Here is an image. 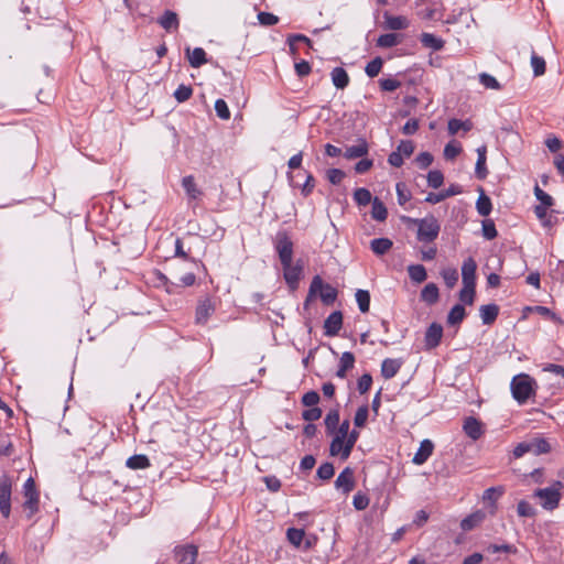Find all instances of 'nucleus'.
<instances>
[{"label":"nucleus","instance_id":"obj_1","mask_svg":"<svg viewBox=\"0 0 564 564\" xmlns=\"http://www.w3.org/2000/svg\"><path fill=\"white\" fill-rule=\"evenodd\" d=\"M404 221L409 227L416 228V239L423 243H432L441 231V224L433 215L424 218L405 217Z\"/></svg>","mask_w":564,"mask_h":564},{"label":"nucleus","instance_id":"obj_2","mask_svg":"<svg viewBox=\"0 0 564 564\" xmlns=\"http://www.w3.org/2000/svg\"><path fill=\"white\" fill-rule=\"evenodd\" d=\"M319 293L321 300L325 305L333 304L337 299V290L328 283H324L319 275H315L311 282L304 307L308 306L310 301Z\"/></svg>","mask_w":564,"mask_h":564},{"label":"nucleus","instance_id":"obj_3","mask_svg":"<svg viewBox=\"0 0 564 564\" xmlns=\"http://www.w3.org/2000/svg\"><path fill=\"white\" fill-rule=\"evenodd\" d=\"M563 487L564 485L560 480H556L551 487L536 489L533 496L540 500L542 508L552 511L560 505L562 497L561 490Z\"/></svg>","mask_w":564,"mask_h":564},{"label":"nucleus","instance_id":"obj_4","mask_svg":"<svg viewBox=\"0 0 564 564\" xmlns=\"http://www.w3.org/2000/svg\"><path fill=\"white\" fill-rule=\"evenodd\" d=\"M535 381L525 373L513 377L511 381L512 397L520 403H525L529 398L534 393L533 386Z\"/></svg>","mask_w":564,"mask_h":564},{"label":"nucleus","instance_id":"obj_5","mask_svg":"<svg viewBox=\"0 0 564 564\" xmlns=\"http://www.w3.org/2000/svg\"><path fill=\"white\" fill-rule=\"evenodd\" d=\"M349 427L350 422L348 420H344L333 434V440L329 446L330 456H340V458L344 459Z\"/></svg>","mask_w":564,"mask_h":564},{"label":"nucleus","instance_id":"obj_6","mask_svg":"<svg viewBox=\"0 0 564 564\" xmlns=\"http://www.w3.org/2000/svg\"><path fill=\"white\" fill-rule=\"evenodd\" d=\"M274 248L281 263L293 261V242L286 231H279L274 237Z\"/></svg>","mask_w":564,"mask_h":564},{"label":"nucleus","instance_id":"obj_7","mask_svg":"<svg viewBox=\"0 0 564 564\" xmlns=\"http://www.w3.org/2000/svg\"><path fill=\"white\" fill-rule=\"evenodd\" d=\"M23 494L25 497L24 508L30 510L29 517H32L39 508V492L35 487L33 478H29L23 486Z\"/></svg>","mask_w":564,"mask_h":564},{"label":"nucleus","instance_id":"obj_8","mask_svg":"<svg viewBox=\"0 0 564 564\" xmlns=\"http://www.w3.org/2000/svg\"><path fill=\"white\" fill-rule=\"evenodd\" d=\"M11 480L9 477L0 478V512L9 518L11 511Z\"/></svg>","mask_w":564,"mask_h":564},{"label":"nucleus","instance_id":"obj_9","mask_svg":"<svg viewBox=\"0 0 564 564\" xmlns=\"http://www.w3.org/2000/svg\"><path fill=\"white\" fill-rule=\"evenodd\" d=\"M197 555L198 549L193 544L175 547V560L178 564H195Z\"/></svg>","mask_w":564,"mask_h":564},{"label":"nucleus","instance_id":"obj_10","mask_svg":"<svg viewBox=\"0 0 564 564\" xmlns=\"http://www.w3.org/2000/svg\"><path fill=\"white\" fill-rule=\"evenodd\" d=\"M355 484L354 469L350 467L344 468L335 480V487L341 489L345 495L354 490Z\"/></svg>","mask_w":564,"mask_h":564},{"label":"nucleus","instance_id":"obj_11","mask_svg":"<svg viewBox=\"0 0 564 564\" xmlns=\"http://www.w3.org/2000/svg\"><path fill=\"white\" fill-rule=\"evenodd\" d=\"M343 326V314L335 311L324 322V334L326 336H336Z\"/></svg>","mask_w":564,"mask_h":564},{"label":"nucleus","instance_id":"obj_12","mask_svg":"<svg viewBox=\"0 0 564 564\" xmlns=\"http://www.w3.org/2000/svg\"><path fill=\"white\" fill-rule=\"evenodd\" d=\"M443 336V327L441 324L432 323L425 333V346L427 349L437 347Z\"/></svg>","mask_w":564,"mask_h":564},{"label":"nucleus","instance_id":"obj_13","mask_svg":"<svg viewBox=\"0 0 564 564\" xmlns=\"http://www.w3.org/2000/svg\"><path fill=\"white\" fill-rule=\"evenodd\" d=\"M283 268V275L291 289H295L302 274L301 265H293L292 262L281 263Z\"/></svg>","mask_w":564,"mask_h":564},{"label":"nucleus","instance_id":"obj_14","mask_svg":"<svg viewBox=\"0 0 564 564\" xmlns=\"http://www.w3.org/2000/svg\"><path fill=\"white\" fill-rule=\"evenodd\" d=\"M462 193L459 185L452 184L448 188L441 191L440 193H429L425 197V202L431 204H437L447 197H452Z\"/></svg>","mask_w":564,"mask_h":564},{"label":"nucleus","instance_id":"obj_15","mask_svg":"<svg viewBox=\"0 0 564 564\" xmlns=\"http://www.w3.org/2000/svg\"><path fill=\"white\" fill-rule=\"evenodd\" d=\"M166 32L176 31L180 26V20L176 12L165 10L156 21Z\"/></svg>","mask_w":564,"mask_h":564},{"label":"nucleus","instance_id":"obj_16","mask_svg":"<svg viewBox=\"0 0 564 564\" xmlns=\"http://www.w3.org/2000/svg\"><path fill=\"white\" fill-rule=\"evenodd\" d=\"M463 430L474 441H477L484 434L482 424L474 416H469L464 421Z\"/></svg>","mask_w":564,"mask_h":564},{"label":"nucleus","instance_id":"obj_17","mask_svg":"<svg viewBox=\"0 0 564 564\" xmlns=\"http://www.w3.org/2000/svg\"><path fill=\"white\" fill-rule=\"evenodd\" d=\"M369 147L365 139H359L358 142L354 145L347 147L344 156L347 160H355L358 158H364L368 154Z\"/></svg>","mask_w":564,"mask_h":564},{"label":"nucleus","instance_id":"obj_18","mask_svg":"<svg viewBox=\"0 0 564 564\" xmlns=\"http://www.w3.org/2000/svg\"><path fill=\"white\" fill-rule=\"evenodd\" d=\"M215 307L209 299H204L199 301L196 307V323L204 324L207 322L208 317L214 313Z\"/></svg>","mask_w":564,"mask_h":564},{"label":"nucleus","instance_id":"obj_19","mask_svg":"<svg viewBox=\"0 0 564 564\" xmlns=\"http://www.w3.org/2000/svg\"><path fill=\"white\" fill-rule=\"evenodd\" d=\"M476 269L477 264L473 258L464 261L462 267L463 284L476 285Z\"/></svg>","mask_w":564,"mask_h":564},{"label":"nucleus","instance_id":"obj_20","mask_svg":"<svg viewBox=\"0 0 564 564\" xmlns=\"http://www.w3.org/2000/svg\"><path fill=\"white\" fill-rule=\"evenodd\" d=\"M433 448L434 445L430 440L422 441L417 452L413 457V463L416 465L424 464L427 460V458L432 455Z\"/></svg>","mask_w":564,"mask_h":564},{"label":"nucleus","instance_id":"obj_21","mask_svg":"<svg viewBox=\"0 0 564 564\" xmlns=\"http://www.w3.org/2000/svg\"><path fill=\"white\" fill-rule=\"evenodd\" d=\"M402 366V360L387 358L381 365V375L384 379L393 378Z\"/></svg>","mask_w":564,"mask_h":564},{"label":"nucleus","instance_id":"obj_22","mask_svg":"<svg viewBox=\"0 0 564 564\" xmlns=\"http://www.w3.org/2000/svg\"><path fill=\"white\" fill-rule=\"evenodd\" d=\"M384 28L392 31L404 30L409 26V21L402 15H390L388 12L384 13Z\"/></svg>","mask_w":564,"mask_h":564},{"label":"nucleus","instance_id":"obj_23","mask_svg":"<svg viewBox=\"0 0 564 564\" xmlns=\"http://www.w3.org/2000/svg\"><path fill=\"white\" fill-rule=\"evenodd\" d=\"M486 145H481L477 149V162L475 167V174L478 180H485L487 177L488 171L486 167Z\"/></svg>","mask_w":564,"mask_h":564},{"label":"nucleus","instance_id":"obj_24","mask_svg":"<svg viewBox=\"0 0 564 564\" xmlns=\"http://www.w3.org/2000/svg\"><path fill=\"white\" fill-rule=\"evenodd\" d=\"M481 321L485 325H491L499 314V306L496 304L481 305L479 308Z\"/></svg>","mask_w":564,"mask_h":564},{"label":"nucleus","instance_id":"obj_25","mask_svg":"<svg viewBox=\"0 0 564 564\" xmlns=\"http://www.w3.org/2000/svg\"><path fill=\"white\" fill-rule=\"evenodd\" d=\"M333 85L337 89H345L349 84V76L343 67H335L330 73Z\"/></svg>","mask_w":564,"mask_h":564},{"label":"nucleus","instance_id":"obj_26","mask_svg":"<svg viewBox=\"0 0 564 564\" xmlns=\"http://www.w3.org/2000/svg\"><path fill=\"white\" fill-rule=\"evenodd\" d=\"M354 365H355V356L352 352H349V351H345L343 352L341 357H340V361H339V368L338 370L336 371V376L338 378H345L346 377V372L350 369L354 368Z\"/></svg>","mask_w":564,"mask_h":564},{"label":"nucleus","instance_id":"obj_27","mask_svg":"<svg viewBox=\"0 0 564 564\" xmlns=\"http://www.w3.org/2000/svg\"><path fill=\"white\" fill-rule=\"evenodd\" d=\"M393 243L389 238H376L370 241V249L377 256L386 254Z\"/></svg>","mask_w":564,"mask_h":564},{"label":"nucleus","instance_id":"obj_28","mask_svg":"<svg viewBox=\"0 0 564 564\" xmlns=\"http://www.w3.org/2000/svg\"><path fill=\"white\" fill-rule=\"evenodd\" d=\"M186 53H187L188 62L192 67H195V68L200 67L202 65H204L207 62L206 52L202 47H196L193 51L187 48Z\"/></svg>","mask_w":564,"mask_h":564},{"label":"nucleus","instance_id":"obj_29","mask_svg":"<svg viewBox=\"0 0 564 564\" xmlns=\"http://www.w3.org/2000/svg\"><path fill=\"white\" fill-rule=\"evenodd\" d=\"M403 36L397 33L382 34L377 40V45L383 48L393 47L402 42Z\"/></svg>","mask_w":564,"mask_h":564},{"label":"nucleus","instance_id":"obj_30","mask_svg":"<svg viewBox=\"0 0 564 564\" xmlns=\"http://www.w3.org/2000/svg\"><path fill=\"white\" fill-rule=\"evenodd\" d=\"M466 316L465 307L462 304H456L452 307L447 315V324L451 326L459 325Z\"/></svg>","mask_w":564,"mask_h":564},{"label":"nucleus","instance_id":"obj_31","mask_svg":"<svg viewBox=\"0 0 564 564\" xmlns=\"http://www.w3.org/2000/svg\"><path fill=\"white\" fill-rule=\"evenodd\" d=\"M484 519H485V513L482 511H476L462 520L460 528L464 531H470L475 527H477L479 523H481L484 521Z\"/></svg>","mask_w":564,"mask_h":564},{"label":"nucleus","instance_id":"obj_32","mask_svg":"<svg viewBox=\"0 0 564 564\" xmlns=\"http://www.w3.org/2000/svg\"><path fill=\"white\" fill-rule=\"evenodd\" d=\"M324 424L327 435H333L340 425L338 410H330L324 419Z\"/></svg>","mask_w":564,"mask_h":564},{"label":"nucleus","instance_id":"obj_33","mask_svg":"<svg viewBox=\"0 0 564 564\" xmlns=\"http://www.w3.org/2000/svg\"><path fill=\"white\" fill-rule=\"evenodd\" d=\"M126 466L130 469H145L151 466L150 459L143 454H138L129 457L126 462Z\"/></svg>","mask_w":564,"mask_h":564},{"label":"nucleus","instance_id":"obj_34","mask_svg":"<svg viewBox=\"0 0 564 564\" xmlns=\"http://www.w3.org/2000/svg\"><path fill=\"white\" fill-rule=\"evenodd\" d=\"M182 185L191 199H197L202 196V191L195 184L192 175L185 176L182 181Z\"/></svg>","mask_w":564,"mask_h":564},{"label":"nucleus","instance_id":"obj_35","mask_svg":"<svg viewBox=\"0 0 564 564\" xmlns=\"http://www.w3.org/2000/svg\"><path fill=\"white\" fill-rule=\"evenodd\" d=\"M421 299L422 301L426 302L427 304H434L438 300V288L434 283L426 284L423 290L421 291Z\"/></svg>","mask_w":564,"mask_h":564},{"label":"nucleus","instance_id":"obj_36","mask_svg":"<svg viewBox=\"0 0 564 564\" xmlns=\"http://www.w3.org/2000/svg\"><path fill=\"white\" fill-rule=\"evenodd\" d=\"M420 40L423 46L434 51H440L444 46V41L431 33H422Z\"/></svg>","mask_w":564,"mask_h":564},{"label":"nucleus","instance_id":"obj_37","mask_svg":"<svg viewBox=\"0 0 564 564\" xmlns=\"http://www.w3.org/2000/svg\"><path fill=\"white\" fill-rule=\"evenodd\" d=\"M476 209L479 215L488 216L492 210V204L490 198L481 189L480 195L476 202Z\"/></svg>","mask_w":564,"mask_h":564},{"label":"nucleus","instance_id":"obj_38","mask_svg":"<svg viewBox=\"0 0 564 564\" xmlns=\"http://www.w3.org/2000/svg\"><path fill=\"white\" fill-rule=\"evenodd\" d=\"M410 279L415 283H422L426 280V270L422 264H411L408 267Z\"/></svg>","mask_w":564,"mask_h":564},{"label":"nucleus","instance_id":"obj_39","mask_svg":"<svg viewBox=\"0 0 564 564\" xmlns=\"http://www.w3.org/2000/svg\"><path fill=\"white\" fill-rule=\"evenodd\" d=\"M371 217L378 221H384L388 217V210L378 197L372 200Z\"/></svg>","mask_w":564,"mask_h":564},{"label":"nucleus","instance_id":"obj_40","mask_svg":"<svg viewBox=\"0 0 564 564\" xmlns=\"http://www.w3.org/2000/svg\"><path fill=\"white\" fill-rule=\"evenodd\" d=\"M473 128V123L470 120L462 121L459 119H451L448 121V132L449 134H456L460 129L464 131H469Z\"/></svg>","mask_w":564,"mask_h":564},{"label":"nucleus","instance_id":"obj_41","mask_svg":"<svg viewBox=\"0 0 564 564\" xmlns=\"http://www.w3.org/2000/svg\"><path fill=\"white\" fill-rule=\"evenodd\" d=\"M529 443L531 452L535 455L546 454L551 451V446L545 438H534Z\"/></svg>","mask_w":564,"mask_h":564},{"label":"nucleus","instance_id":"obj_42","mask_svg":"<svg viewBox=\"0 0 564 564\" xmlns=\"http://www.w3.org/2000/svg\"><path fill=\"white\" fill-rule=\"evenodd\" d=\"M354 199L359 206H367L373 200L370 191L364 187H359L354 192Z\"/></svg>","mask_w":564,"mask_h":564},{"label":"nucleus","instance_id":"obj_43","mask_svg":"<svg viewBox=\"0 0 564 564\" xmlns=\"http://www.w3.org/2000/svg\"><path fill=\"white\" fill-rule=\"evenodd\" d=\"M356 301L358 303V307L360 312L367 313L369 312L370 307V294L366 290H357L356 294Z\"/></svg>","mask_w":564,"mask_h":564},{"label":"nucleus","instance_id":"obj_44","mask_svg":"<svg viewBox=\"0 0 564 564\" xmlns=\"http://www.w3.org/2000/svg\"><path fill=\"white\" fill-rule=\"evenodd\" d=\"M441 274H442L445 285L448 289H453L456 285L457 281H458V272L456 269H454V268L443 269Z\"/></svg>","mask_w":564,"mask_h":564},{"label":"nucleus","instance_id":"obj_45","mask_svg":"<svg viewBox=\"0 0 564 564\" xmlns=\"http://www.w3.org/2000/svg\"><path fill=\"white\" fill-rule=\"evenodd\" d=\"M304 535H305V532L302 529L290 528L286 531L288 540L294 546L301 545V543L304 539Z\"/></svg>","mask_w":564,"mask_h":564},{"label":"nucleus","instance_id":"obj_46","mask_svg":"<svg viewBox=\"0 0 564 564\" xmlns=\"http://www.w3.org/2000/svg\"><path fill=\"white\" fill-rule=\"evenodd\" d=\"M475 299V286L469 284H464L463 289L459 292V300L467 304L471 305Z\"/></svg>","mask_w":564,"mask_h":564},{"label":"nucleus","instance_id":"obj_47","mask_svg":"<svg viewBox=\"0 0 564 564\" xmlns=\"http://www.w3.org/2000/svg\"><path fill=\"white\" fill-rule=\"evenodd\" d=\"M382 64H383V61L381 57L373 58L372 61H370L367 64V66L365 68L366 74L371 78L376 77L380 73Z\"/></svg>","mask_w":564,"mask_h":564},{"label":"nucleus","instance_id":"obj_48","mask_svg":"<svg viewBox=\"0 0 564 564\" xmlns=\"http://www.w3.org/2000/svg\"><path fill=\"white\" fill-rule=\"evenodd\" d=\"M498 232L492 219L482 220V236L487 240H492L497 237Z\"/></svg>","mask_w":564,"mask_h":564},{"label":"nucleus","instance_id":"obj_49","mask_svg":"<svg viewBox=\"0 0 564 564\" xmlns=\"http://www.w3.org/2000/svg\"><path fill=\"white\" fill-rule=\"evenodd\" d=\"M193 95V88L186 85H180L174 91V97L178 102L188 100Z\"/></svg>","mask_w":564,"mask_h":564},{"label":"nucleus","instance_id":"obj_50","mask_svg":"<svg viewBox=\"0 0 564 564\" xmlns=\"http://www.w3.org/2000/svg\"><path fill=\"white\" fill-rule=\"evenodd\" d=\"M531 65L533 68L534 76H542L545 73V61L543 57L532 54Z\"/></svg>","mask_w":564,"mask_h":564},{"label":"nucleus","instance_id":"obj_51","mask_svg":"<svg viewBox=\"0 0 564 564\" xmlns=\"http://www.w3.org/2000/svg\"><path fill=\"white\" fill-rule=\"evenodd\" d=\"M443 182H444V175L441 171L433 170V171L429 172V174H427L429 186H431L433 188H438L442 186Z\"/></svg>","mask_w":564,"mask_h":564},{"label":"nucleus","instance_id":"obj_52","mask_svg":"<svg viewBox=\"0 0 564 564\" xmlns=\"http://www.w3.org/2000/svg\"><path fill=\"white\" fill-rule=\"evenodd\" d=\"M369 410L367 405L358 408L354 417V424L356 427H364L368 420Z\"/></svg>","mask_w":564,"mask_h":564},{"label":"nucleus","instance_id":"obj_53","mask_svg":"<svg viewBox=\"0 0 564 564\" xmlns=\"http://www.w3.org/2000/svg\"><path fill=\"white\" fill-rule=\"evenodd\" d=\"M517 512L520 517L533 518L536 514L535 509L525 500L518 503Z\"/></svg>","mask_w":564,"mask_h":564},{"label":"nucleus","instance_id":"obj_54","mask_svg":"<svg viewBox=\"0 0 564 564\" xmlns=\"http://www.w3.org/2000/svg\"><path fill=\"white\" fill-rule=\"evenodd\" d=\"M358 437H359L358 431H356V430H352L351 432L348 431V437L346 440V447H345V453H344V460L350 456L351 451H352Z\"/></svg>","mask_w":564,"mask_h":564},{"label":"nucleus","instance_id":"obj_55","mask_svg":"<svg viewBox=\"0 0 564 564\" xmlns=\"http://www.w3.org/2000/svg\"><path fill=\"white\" fill-rule=\"evenodd\" d=\"M335 469L332 463H324L317 469V477L322 480H328L334 476Z\"/></svg>","mask_w":564,"mask_h":564},{"label":"nucleus","instance_id":"obj_56","mask_svg":"<svg viewBox=\"0 0 564 564\" xmlns=\"http://www.w3.org/2000/svg\"><path fill=\"white\" fill-rule=\"evenodd\" d=\"M215 111L217 116L223 120H228L230 118L229 108L224 99H217L215 101Z\"/></svg>","mask_w":564,"mask_h":564},{"label":"nucleus","instance_id":"obj_57","mask_svg":"<svg viewBox=\"0 0 564 564\" xmlns=\"http://www.w3.org/2000/svg\"><path fill=\"white\" fill-rule=\"evenodd\" d=\"M503 488L502 487H490L484 491L482 499L484 501H490L492 503L502 496Z\"/></svg>","mask_w":564,"mask_h":564},{"label":"nucleus","instance_id":"obj_58","mask_svg":"<svg viewBox=\"0 0 564 564\" xmlns=\"http://www.w3.org/2000/svg\"><path fill=\"white\" fill-rule=\"evenodd\" d=\"M479 82L486 87V88H489V89H500V84L499 82L491 75L487 74V73H481L479 75Z\"/></svg>","mask_w":564,"mask_h":564},{"label":"nucleus","instance_id":"obj_59","mask_svg":"<svg viewBox=\"0 0 564 564\" xmlns=\"http://www.w3.org/2000/svg\"><path fill=\"white\" fill-rule=\"evenodd\" d=\"M352 505L356 510H365L369 506V498L362 494L361 491H358L352 499Z\"/></svg>","mask_w":564,"mask_h":564},{"label":"nucleus","instance_id":"obj_60","mask_svg":"<svg viewBox=\"0 0 564 564\" xmlns=\"http://www.w3.org/2000/svg\"><path fill=\"white\" fill-rule=\"evenodd\" d=\"M258 21L262 25L271 26L279 22V18L270 12H259Z\"/></svg>","mask_w":564,"mask_h":564},{"label":"nucleus","instance_id":"obj_61","mask_svg":"<svg viewBox=\"0 0 564 564\" xmlns=\"http://www.w3.org/2000/svg\"><path fill=\"white\" fill-rule=\"evenodd\" d=\"M319 394L316 391H308L302 397V403L304 406L312 408L319 402Z\"/></svg>","mask_w":564,"mask_h":564},{"label":"nucleus","instance_id":"obj_62","mask_svg":"<svg viewBox=\"0 0 564 564\" xmlns=\"http://www.w3.org/2000/svg\"><path fill=\"white\" fill-rule=\"evenodd\" d=\"M379 84L383 91H394L401 86V83L394 78H382Z\"/></svg>","mask_w":564,"mask_h":564},{"label":"nucleus","instance_id":"obj_63","mask_svg":"<svg viewBox=\"0 0 564 564\" xmlns=\"http://www.w3.org/2000/svg\"><path fill=\"white\" fill-rule=\"evenodd\" d=\"M462 151V148L458 144L449 142L444 148V158L446 160H454Z\"/></svg>","mask_w":564,"mask_h":564},{"label":"nucleus","instance_id":"obj_64","mask_svg":"<svg viewBox=\"0 0 564 564\" xmlns=\"http://www.w3.org/2000/svg\"><path fill=\"white\" fill-rule=\"evenodd\" d=\"M397 151L403 156H411L414 151V144L411 140H403L397 148Z\"/></svg>","mask_w":564,"mask_h":564}]
</instances>
